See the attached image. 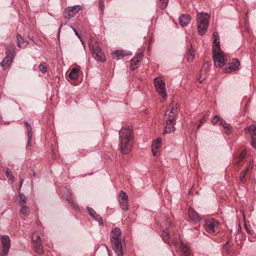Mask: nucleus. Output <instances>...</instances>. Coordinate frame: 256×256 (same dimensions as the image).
<instances>
[{
  "label": "nucleus",
  "mask_w": 256,
  "mask_h": 256,
  "mask_svg": "<svg viewBox=\"0 0 256 256\" xmlns=\"http://www.w3.org/2000/svg\"><path fill=\"white\" fill-rule=\"evenodd\" d=\"M120 150L122 154H127L131 150L133 144V132L132 127L122 128L119 132Z\"/></svg>",
  "instance_id": "1"
},
{
  "label": "nucleus",
  "mask_w": 256,
  "mask_h": 256,
  "mask_svg": "<svg viewBox=\"0 0 256 256\" xmlns=\"http://www.w3.org/2000/svg\"><path fill=\"white\" fill-rule=\"evenodd\" d=\"M110 239L114 252L118 256H124L122 232L118 228H115L112 230Z\"/></svg>",
  "instance_id": "2"
},
{
  "label": "nucleus",
  "mask_w": 256,
  "mask_h": 256,
  "mask_svg": "<svg viewBox=\"0 0 256 256\" xmlns=\"http://www.w3.org/2000/svg\"><path fill=\"white\" fill-rule=\"evenodd\" d=\"M210 15L206 12H198L196 20L198 30L200 35L203 36L206 32L209 25Z\"/></svg>",
  "instance_id": "3"
},
{
  "label": "nucleus",
  "mask_w": 256,
  "mask_h": 256,
  "mask_svg": "<svg viewBox=\"0 0 256 256\" xmlns=\"http://www.w3.org/2000/svg\"><path fill=\"white\" fill-rule=\"evenodd\" d=\"M88 46L92 56L96 61L102 62L106 60L102 48L98 44H94L92 40H90L88 42Z\"/></svg>",
  "instance_id": "4"
},
{
  "label": "nucleus",
  "mask_w": 256,
  "mask_h": 256,
  "mask_svg": "<svg viewBox=\"0 0 256 256\" xmlns=\"http://www.w3.org/2000/svg\"><path fill=\"white\" fill-rule=\"evenodd\" d=\"M213 54V60L214 64V66L216 67H222L225 65L227 62V58L224 54L221 51L220 48L216 51L214 52L212 50Z\"/></svg>",
  "instance_id": "5"
},
{
  "label": "nucleus",
  "mask_w": 256,
  "mask_h": 256,
  "mask_svg": "<svg viewBox=\"0 0 256 256\" xmlns=\"http://www.w3.org/2000/svg\"><path fill=\"white\" fill-rule=\"evenodd\" d=\"M154 83L156 92L164 99L167 97L165 82L160 78H154Z\"/></svg>",
  "instance_id": "6"
},
{
  "label": "nucleus",
  "mask_w": 256,
  "mask_h": 256,
  "mask_svg": "<svg viewBox=\"0 0 256 256\" xmlns=\"http://www.w3.org/2000/svg\"><path fill=\"white\" fill-rule=\"evenodd\" d=\"M246 134L250 135L252 138V145L256 148V126L252 124L244 128Z\"/></svg>",
  "instance_id": "7"
},
{
  "label": "nucleus",
  "mask_w": 256,
  "mask_h": 256,
  "mask_svg": "<svg viewBox=\"0 0 256 256\" xmlns=\"http://www.w3.org/2000/svg\"><path fill=\"white\" fill-rule=\"evenodd\" d=\"M86 210L91 217L97 221L100 225H104L102 218L92 208L87 206Z\"/></svg>",
  "instance_id": "8"
},
{
  "label": "nucleus",
  "mask_w": 256,
  "mask_h": 256,
  "mask_svg": "<svg viewBox=\"0 0 256 256\" xmlns=\"http://www.w3.org/2000/svg\"><path fill=\"white\" fill-rule=\"evenodd\" d=\"M240 65V61L238 59H233L231 62L228 64L226 68V72H231L238 69Z\"/></svg>",
  "instance_id": "9"
},
{
  "label": "nucleus",
  "mask_w": 256,
  "mask_h": 256,
  "mask_svg": "<svg viewBox=\"0 0 256 256\" xmlns=\"http://www.w3.org/2000/svg\"><path fill=\"white\" fill-rule=\"evenodd\" d=\"M218 224V222L216 220L212 218L206 222V232L209 233L214 232V228L217 226Z\"/></svg>",
  "instance_id": "10"
},
{
  "label": "nucleus",
  "mask_w": 256,
  "mask_h": 256,
  "mask_svg": "<svg viewBox=\"0 0 256 256\" xmlns=\"http://www.w3.org/2000/svg\"><path fill=\"white\" fill-rule=\"evenodd\" d=\"M188 216L190 220L194 222H198L202 220V218L192 208H190L188 209Z\"/></svg>",
  "instance_id": "11"
},
{
  "label": "nucleus",
  "mask_w": 256,
  "mask_h": 256,
  "mask_svg": "<svg viewBox=\"0 0 256 256\" xmlns=\"http://www.w3.org/2000/svg\"><path fill=\"white\" fill-rule=\"evenodd\" d=\"M180 24L182 27L186 26L191 20V17L188 14H182L178 18Z\"/></svg>",
  "instance_id": "12"
},
{
  "label": "nucleus",
  "mask_w": 256,
  "mask_h": 256,
  "mask_svg": "<svg viewBox=\"0 0 256 256\" xmlns=\"http://www.w3.org/2000/svg\"><path fill=\"white\" fill-rule=\"evenodd\" d=\"M213 37V46L212 50L214 52H216L220 49V45L219 42V36L217 32H214L212 34Z\"/></svg>",
  "instance_id": "13"
},
{
  "label": "nucleus",
  "mask_w": 256,
  "mask_h": 256,
  "mask_svg": "<svg viewBox=\"0 0 256 256\" xmlns=\"http://www.w3.org/2000/svg\"><path fill=\"white\" fill-rule=\"evenodd\" d=\"M177 103H176L174 101H172L169 105L167 111L166 113H167L168 114H170L176 116L177 113Z\"/></svg>",
  "instance_id": "14"
},
{
  "label": "nucleus",
  "mask_w": 256,
  "mask_h": 256,
  "mask_svg": "<svg viewBox=\"0 0 256 256\" xmlns=\"http://www.w3.org/2000/svg\"><path fill=\"white\" fill-rule=\"evenodd\" d=\"M180 248L182 252V256H193L188 247L182 242H180Z\"/></svg>",
  "instance_id": "15"
},
{
  "label": "nucleus",
  "mask_w": 256,
  "mask_h": 256,
  "mask_svg": "<svg viewBox=\"0 0 256 256\" xmlns=\"http://www.w3.org/2000/svg\"><path fill=\"white\" fill-rule=\"evenodd\" d=\"M129 54L126 52L124 50H117L113 52L114 58L118 60L123 58L124 56L128 55Z\"/></svg>",
  "instance_id": "16"
},
{
  "label": "nucleus",
  "mask_w": 256,
  "mask_h": 256,
  "mask_svg": "<svg viewBox=\"0 0 256 256\" xmlns=\"http://www.w3.org/2000/svg\"><path fill=\"white\" fill-rule=\"evenodd\" d=\"M13 60H14L13 58H12L10 56H6L0 62V64L4 69H6L11 64Z\"/></svg>",
  "instance_id": "17"
},
{
  "label": "nucleus",
  "mask_w": 256,
  "mask_h": 256,
  "mask_svg": "<svg viewBox=\"0 0 256 256\" xmlns=\"http://www.w3.org/2000/svg\"><path fill=\"white\" fill-rule=\"evenodd\" d=\"M16 47L14 44H10L6 50V56L14 58L16 56Z\"/></svg>",
  "instance_id": "18"
},
{
  "label": "nucleus",
  "mask_w": 256,
  "mask_h": 256,
  "mask_svg": "<svg viewBox=\"0 0 256 256\" xmlns=\"http://www.w3.org/2000/svg\"><path fill=\"white\" fill-rule=\"evenodd\" d=\"M16 40L18 46L20 48L25 47L28 44V41L24 40V38L20 34H18L16 35Z\"/></svg>",
  "instance_id": "19"
},
{
  "label": "nucleus",
  "mask_w": 256,
  "mask_h": 256,
  "mask_svg": "<svg viewBox=\"0 0 256 256\" xmlns=\"http://www.w3.org/2000/svg\"><path fill=\"white\" fill-rule=\"evenodd\" d=\"M166 124L168 125H175L176 124V116L168 114L166 113Z\"/></svg>",
  "instance_id": "20"
},
{
  "label": "nucleus",
  "mask_w": 256,
  "mask_h": 256,
  "mask_svg": "<svg viewBox=\"0 0 256 256\" xmlns=\"http://www.w3.org/2000/svg\"><path fill=\"white\" fill-rule=\"evenodd\" d=\"M25 126L26 128L28 130V145H29L32 137V128L30 124L26 121H24Z\"/></svg>",
  "instance_id": "21"
},
{
  "label": "nucleus",
  "mask_w": 256,
  "mask_h": 256,
  "mask_svg": "<svg viewBox=\"0 0 256 256\" xmlns=\"http://www.w3.org/2000/svg\"><path fill=\"white\" fill-rule=\"evenodd\" d=\"M75 15L74 12L71 9L68 8V7L64 12V16L66 19H70Z\"/></svg>",
  "instance_id": "22"
},
{
  "label": "nucleus",
  "mask_w": 256,
  "mask_h": 256,
  "mask_svg": "<svg viewBox=\"0 0 256 256\" xmlns=\"http://www.w3.org/2000/svg\"><path fill=\"white\" fill-rule=\"evenodd\" d=\"M161 237L165 242L170 244V236L168 228H166L162 231Z\"/></svg>",
  "instance_id": "23"
},
{
  "label": "nucleus",
  "mask_w": 256,
  "mask_h": 256,
  "mask_svg": "<svg viewBox=\"0 0 256 256\" xmlns=\"http://www.w3.org/2000/svg\"><path fill=\"white\" fill-rule=\"evenodd\" d=\"M78 70L76 68H73L68 74V77L72 80L77 79L78 76Z\"/></svg>",
  "instance_id": "24"
},
{
  "label": "nucleus",
  "mask_w": 256,
  "mask_h": 256,
  "mask_svg": "<svg viewBox=\"0 0 256 256\" xmlns=\"http://www.w3.org/2000/svg\"><path fill=\"white\" fill-rule=\"evenodd\" d=\"M21 208L20 210V212L24 215V216H28L30 214V210L29 208L26 205H21Z\"/></svg>",
  "instance_id": "25"
},
{
  "label": "nucleus",
  "mask_w": 256,
  "mask_h": 256,
  "mask_svg": "<svg viewBox=\"0 0 256 256\" xmlns=\"http://www.w3.org/2000/svg\"><path fill=\"white\" fill-rule=\"evenodd\" d=\"M174 126V125H168L166 124V126H165V130L163 132L164 134H170L172 132H174L175 130Z\"/></svg>",
  "instance_id": "26"
},
{
  "label": "nucleus",
  "mask_w": 256,
  "mask_h": 256,
  "mask_svg": "<svg viewBox=\"0 0 256 256\" xmlns=\"http://www.w3.org/2000/svg\"><path fill=\"white\" fill-rule=\"evenodd\" d=\"M120 204L122 209L124 211H127L128 210V200H120L119 201Z\"/></svg>",
  "instance_id": "27"
},
{
  "label": "nucleus",
  "mask_w": 256,
  "mask_h": 256,
  "mask_svg": "<svg viewBox=\"0 0 256 256\" xmlns=\"http://www.w3.org/2000/svg\"><path fill=\"white\" fill-rule=\"evenodd\" d=\"M20 200L19 204L20 206L24 205L26 204V196L22 193L19 192Z\"/></svg>",
  "instance_id": "28"
},
{
  "label": "nucleus",
  "mask_w": 256,
  "mask_h": 256,
  "mask_svg": "<svg viewBox=\"0 0 256 256\" xmlns=\"http://www.w3.org/2000/svg\"><path fill=\"white\" fill-rule=\"evenodd\" d=\"M39 69L43 74H46L47 72L48 67L46 62H42L39 65Z\"/></svg>",
  "instance_id": "29"
},
{
  "label": "nucleus",
  "mask_w": 256,
  "mask_h": 256,
  "mask_svg": "<svg viewBox=\"0 0 256 256\" xmlns=\"http://www.w3.org/2000/svg\"><path fill=\"white\" fill-rule=\"evenodd\" d=\"M128 198V194L124 191L121 190L118 196V200H127Z\"/></svg>",
  "instance_id": "30"
},
{
  "label": "nucleus",
  "mask_w": 256,
  "mask_h": 256,
  "mask_svg": "<svg viewBox=\"0 0 256 256\" xmlns=\"http://www.w3.org/2000/svg\"><path fill=\"white\" fill-rule=\"evenodd\" d=\"M32 240L34 245L37 244V243H41L40 237L37 234H33L32 235Z\"/></svg>",
  "instance_id": "31"
},
{
  "label": "nucleus",
  "mask_w": 256,
  "mask_h": 256,
  "mask_svg": "<svg viewBox=\"0 0 256 256\" xmlns=\"http://www.w3.org/2000/svg\"><path fill=\"white\" fill-rule=\"evenodd\" d=\"M36 252L40 254H42L44 253V251L42 248V243L38 242L37 244L34 245Z\"/></svg>",
  "instance_id": "32"
},
{
  "label": "nucleus",
  "mask_w": 256,
  "mask_h": 256,
  "mask_svg": "<svg viewBox=\"0 0 256 256\" xmlns=\"http://www.w3.org/2000/svg\"><path fill=\"white\" fill-rule=\"evenodd\" d=\"M161 145V140L158 138L153 142L152 147L156 148V150L159 148Z\"/></svg>",
  "instance_id": "33"
},
{
  "label": "nucleus",
  "mask_w": 256,
  "mask_h": 256,
  "mask_svg": "<svg viewBox=\"0 0 256 256\" xmlns=\"http://www.w3.org/2000/svg\"><path fill=\"white\" fill-rule=\"evenodd\" d=\"M131 65H130V69L133 71L136 68L134 66H136L138 63L140 62L139 60H137L136 58H133L131 60Z\"/></svg>",
  "instance_id": "34"
},
{
  "label": "nucleus",
  "mask_w": 256,
  "mask_h": 256,
  "mask_svg": "<svg viewBox=\"0 0 256 256\" xmlns=\"http://www.w3.org/2000/svg\"><path fill=\"white\" fill-rule=\"evenodd\" d=\"M6 175L7 176L8 180L13 181V180H14V176L12 175V172L10 171L8 168H6Z\"/></svg>",
  "instance_id": "35"
},
{
  "label": "nucleus",
  "mask_w": 256,
  "mask_h": 256,
  "mask_svg": "<svg viewBox=\"0 0 256 256\" xmlns=\"http://www.w3.org/2000/svg\"><path fill=\"white\" fill-rule=\"evenodd\" d=\"M81 6L80 5H75L72 6H69L68 8L71 9L74 12V14H77L78 11L81 9Z\"/></svg>",
  "instance_id": "36"
},
{
  "label": "nucleus",
  "mask_w": 256,
  "mask_h": 256,
  "mask_svg": "<svg viewBox=\"0 0 256 256\" xmlns=\"http://www.w3.org/2000/svg\"><path fill=\"white\" fill-rule=\"evenodd\" d=\"M160 8L162 9L166 8L168 4V0H160Z\"/></svg>",
  "instance_id": "37"
},
{
  "label": "nucleus",
  "mask_w": 256,
  "mask_h": 256,
  "mask_svg": "<svg viewBox=\"0 0 256 256\" xmlns=\"http://www.w3.org/2000/svg\"><path fill=\"white\" fill-rule=\"evenodd\" d=\"M99 6L100 8V10L102 12H103L104 9V0H99Z\"/></svg>",
  "instance_id": "38"
},
{
  "label": "nucleus",
  "mask_w": 256,
  "mask_h": 256,
  "mask_svg": "<svg viewBox=\"0 0 256 256\" xmlns=\"http://www.w3.org/2000/svg\"><path fill=\"white\" fill-rule=\"evenodd\" d=\"M248 170V168H247L246 170H243L241 172V174H240V179L241 181H242L244 180V178Z\"/></svg>",
  "instance_id": "39"
},
{
  "label": "nucleus",
  "mask_w": 256,
  "mask_h": 256,
  "mask_svg": "<svg viewBox=\"0 0 256 256\" xmlns=\"http://www.w3.org/2000/svg\"><path fill=\"white\" fill-rule=\"evenodd\" d=\"M220 119V118L218 116H215L212 120V124H218L219 122Z\"/></svg>",
  "instance_id": "40"
},
{
  "label": "nucleus",
  "mask_w": 256,
  "mask_h": 256,
  "mask_svg": "<svg viewBox=\"0 0 256 256\" xmlns=\"http://www.w3.org/2000/svg\"><path fill=\"white\" fill-rule=\"evenodd\" d=\"M186 56L187 60L188 62H192L193 59L194 58V54H188Z\"/></svg>",
  "instance_id": "41"
},
{
  "label": "nucleus",
  "mask_w": 256,
  "mask_h": 256,
  "mask_svg": "<svg viewBox=\"0 0 256 256\" xmlns=\"http://www.w3.org/2000/svg\"><path fill=\"white\" fill-rule=\"evenodd\" d=\"M246 152H242L240 156V160H242L244 158L245 156H246Z\"/></svg>",
  "instance_id": "42"
},
{
  "label": "nucleus",
  "mask_w": 256,
  "mask_h": 256,
  "mask_svg": "<svg viewBox=\"0 0 256 256\" xmlns=\"http://www.w3.org/2000/svg\"><path fill=\"white\" fill-rule=\"evenodd\" d=\"M143 56V52H140L136 54V57L135 58L137 60L141 58Z\"/></svg>",
  "instance_id": "43"
},
{
  "label": "nucleus",
  "mask_w": 256,
  "mask_h": 256,
  "mask_svg": "<svg viewBox=\"0 0 256 256\" xmlns=\"http://www.w3.org/2000/svg\"><path fill=\"white\" fill-rule=\"evenodd\" d=\"M230 244V240H228L226 243L225 244L224 246V248H226V249H227V248H228V246Z\"/></svg>",
  "instance_id": "44"
},
{
  "label": "nucleus",
  "mask_w": 256,
  "mask_h": 256,
  "mask_svg": "<svg viewBox=\"0 0 256 256\" xmlns=\"http://www.w3.org/2000/svg\"><path fill=\"white\" fill-rule=\"evenodd\" d=\"M222 126L226 130L227 129L228 130L229 129V124L226 123V122H225V123H224V124H223Z\"/></svg>",
  "instance_id": "45"
},
{
  "label": "nucleus",
  "mask_w": 256,
  "mask_h": 256,
  "mask_svg": "<svg viewBox=\"0 0 256 256\" xmlns=\"http://www.w3.org/2000/svg\"><path fill=\"white\" fill-rule=\"evenodd\" d=\"M71 28L72 29V30H74L75 34L78 38H80V35L79 34L78 32L72 27H71Z\"/></svg>",
  "instance_id": "46"
},
{
  "label": "nucleus",
  "mask_w": 256,
  "mask_h": 256,
  "mask_svg": "<svg viewBox=\"0 0 256 256\" xmlns=\"http://www.w3.org/2000/svg\"><path fill=\"white\" fill-rule=\"evenodd\" d=\"M152 152L154 156L156 155V154L157 153V151H156V148H152Z\"/></svg>",
  "instance_id": "47"
},
{
  "label": "nucleus",
  "mask_w": 256,
  "mask_h": 256,
  "mask_svg": "<svg viewBox=\"0 0 256 256\" xmlns=\"http://www.w3.org/2000/svg\"><path fill=\"white\" fill-rule=\"evenodd\" d=\"M193 54V50H192V46H191V48L190 49H189L188 50V51L187 52V54Z\"/></svg>",
  "instance_id": "48"
},
{
  "label": "nucleus",
  "mask_w": 256,
  "mask_h": 256,
  "mask_svg": "<svg viewBox=\"0 0 256 256\" xmlns=\"http://www.w3.org/2000/svg\"><path fill=\"white\" fill-rule=\"evenodd\" d=\"M224 123H225V121L222 119H220L219 121V124L222 126Z\"/></svg>",
  "instance_id": "49"
},
{
  "label": "nucleus",
  "mask_w": 256,
  "mask_h": 256,
  "mask_svg": "<svg viewBox=\"0 0 256 256\" xmlns=\"http://www.w3.org/2000/svg\"><path fill=\"white\" fill-rule=\"evenodd\" d=\"M24 179L23 178H22L20 180V189L21 188L22 186V184L24 182Z\"/></svg>",
  "instance_id": "50"
},
{
  "label": "nucleus",
  "mask_w": 256,
  "mask_h": 256,
  "mask_svg": "<svg viewBox=\"0 0 256 256\" xmlns=\"http://www.w3.org/2000/svg\"><path fill=\"white\" fill-rule=\"evenodd\" d=\"M206 120V118L205 117H204V118H202L200 120V122L201 124H202V123H203V122H205Z\"/></svg>",
  "instance_id": "51"
},
{
  "label": "nucleus",
  "mask_w": 256,
  "mask_h": 256,
  "mask_svg": "<svg viewBox=\"0 0 256 256\" xmlns=\"http://www.w3.org/2000/svg\"><path fill=\"white\" fill-rule=\"evenodd\" d=\"M198 80L199 81V82H200V83H202V80H201V76H200V77L198 78Z\"/></svg>",
  "instance_id": "52"
},
{
  "label": "nucleus",
  "mask_w": 256,
  "mask_h": 256,
  "mask_svg": "<svg viewBox=\"0 0 256 256\" xmlns=\"http://www.w3.org/2000/svg\"><path fill=\"white\" fill-rule=\"evenodd\" d=\"M68 201L70 203H72V200L71 199H68Z\"/></svg>",
  "instance_id": "53"
},
{
  "label": "nucleus",
  "mask_w": 256,
  "mask_h": 256,
  "mask_svg": "<svg viewBox=\"0 0 256 256\" xmlns=\"http://www.w3.org/2000/svg\"><path fill=\"white\" fill-rule=\"evenodd\" d=\"M36 176V172H33V176H34V177H35V176Z\"/></svg>",
  "instance_id": "54"
},
{
  "label": "nucleus",
  "mask_w": 256,
  "mask_h": 256,
  "mask_svg": "<svg viewBox=\"0 0 256 256\" xmlns=\"http://www.w3.org/2000/svg\"><path fill=\"white\" fill-rule=\"evenodd\" d=\"M201 124H202L200 122V124H198V128H199L200 127Z\"/></svg>",
  "instance_id": "55"
},
{
  "label": "nucleus",
  "mask_w": 256,
  "mask_h": 256,
  "mask_svg": "<svg viewBox=\"0 0 256 256\" xmlns=\"http://www.w3.org/2000/svg\"><path fill=\"white\" fill-rule=\"evenodd\" d=\"M201 124H202L200 122V124H198V128H199L200 127Z\"/></svg>",
  "instance_id": "56"
},
{
  "label": "nucleus",
  "mask_w": 256,
  "mask_h": 256,
  "mask_svg": "<svg viewBox=\"0 0 256 256\" xmlns=\"http://www.w3.org/2000/svg\"><path fill=\"white\" fill-rule=\"evenodd\" d=\"M62 26H63V25H62V24H61L60 26V28H61Z\"/></svg>",
  "instance_id": "57"
}]
</instances>
